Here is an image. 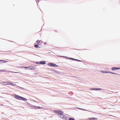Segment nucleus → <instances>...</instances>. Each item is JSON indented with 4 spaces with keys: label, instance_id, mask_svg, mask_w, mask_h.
<instances>
[{
    "label": "nucleus",
    "instance_id": "obj_6",
    "mask_svg": "<svg viewBox=\"0 0 120 120\" xmlns=\"http://www.w3.org/2000/svg\"><path fill=\"white\" fill-rule=\"evenodd\" d=\"M45 63L46 62L44 61H41L40 62V64H45Z\"/></svg>",
    "mask_w": 120,
    "mask_h": 120
},
{
    "label": "nucleus",
    "instance_id": "obj_1",
    "mask_svg": "<svg viewBox=\"0 0 120 120\" xmlns=\"http://www.w3.org/2000/svg\"><path fill=\"white\" fill-rule=\"evenodd\" d=\"M14 97L15 98L17 99L23 100L25 101H26L27 100V99L26 98H24L22 97L19 96L18 95H15L14 96Z\"/></svg>",
    "mask_w": 120,
    "mask_h": 120
},
{
    "label": "nucleus",
    "instance_id": "obj_16",
    "mask_svg": "<svg viewBox=\"0 0 120 120\" xmlns=\"http://www.w3.org/2000/svg\"><path fill=\"white\" fill-rule=\"evenodd\" d=\"M7 72V71L6 70H0V72Z\"/></svg>",
    "mask_w": 120,
    "mask_h": 120
},
{
    "label": "nucleus",
    "instance_id": "obj_3",
    "mask_svg": "<svg viewBox=\"0 0 120 120\" xmlns=\"http://www.w3.org/2000/svg\"><path fill=\"white\" fill-rule=\"evenodd\" d=\"M48 65L49 66L54 67H57V65L56 64L51 63H49L48 64Z\"/></svg>",
    "mask_w": 120,
    "mask_h": 120
},
{
    "label": "nucleus",
    "instance_id": "obj_18",
    "mask_svg": "<svg viewBox=\"0 0 120 120\" xmlns=\"http://www.w3.org/2000/svg\"><path fill=\"white\" fill-rule=\"evenodd\" d=\"M58 111L54 110V112L55 113H58Z\"/></svg>",
    "mask_w": 120,
    "mask_h": 120
},
{
    "label": "nucleus",
    "instance_id": "obj_5",
    "mask_svg": "<svg viewBox=\"0 0 120 120\" xmlns=\"http://www.w3.org/2000/svg\"><path fill=\"white\" fill-rule=\"evenodd\" d=\"M111 69L112 70H116L119 69H120V68H112Z\"/></svg>",
    "mask_w": 120,
    "mask_h": 120
},
{
    "label": "nucleus",
    "instance_id": "obj_25",
    "mask_svg": "<svg viewBox=\"0 0 120 120\" xmlns=\"http://www.w3.org/2000/svg\"><path fill=\"white\" fill-rule=\"evenodd\" d=\"M2 84L3 85V84H4L5 83H3V82H2Z\"/></svg>",
    "mask_w": 120,
    "mask_h": 120
},
{
    "label": "nucleus",
    "instance_id": "obj_20",
    "mask_svg": "<svg viewBox=\"0 0 120 120\" xmlns=\"http://www.w3.org/2000/svg\"><path fill=\"white\" fill-rule=\"evenodd\" d=\"M78 109H80V110H85L84 109H82L80 108H78Z\"/></svg>",
    "mask_w": 120,
    "mask_h": 120
},
{
    "label": "nucleus",
    "instance_id": "obj_11",
    "mask_svg": "<svg viewBox=\"0 0 120 120\" xmlns=\"http://www.w3.org/2000/svg\"><path fill=\"white\" fill-rule=\"evenodd\" d=\"M34 46L35 48H39L40 47L38 46V45H35Z\"/></svg>",
    "mask_w": 120,
    "mask_h": 120
},
{
    "label": "nucleus",
    "instance_id": "obj_10",
    "mask_svg": "<svg viewBox=\"0 0 120 120\" xmlns=\"http://www.w3.org/2000/svg\"><path fill=\"white\" fill-rule=\"evenodd\" d=\"M8 81L7 82H3V83H5L4 84H3L4 85H8Z\"/></svg>",
    "mask_w": 120,
    "mask_h": 120
},
{
    "label": "nucleus",
    "instance_id": "obj_17",
    "mask_svg": "<svg viewBox=\"0 0 120 120\" xmlns=\"http://www.w3.org/2000/svg\"><path fill=\"white\" fill-rule=\"evenodd\" d=\"M69 120H75V119L72 118H70L69 119Z\"/></svg>",
    "mask_w": 120,
    "mask_h": 120
},
{
    "label": "nucleus",
    "instance_id": "obj_13",
    "mask_svg": "<svg viewBox=\"0 0 120 120\" xmlns=\"http://www.w3.org/2000/svg\"><path fill=\"white\" fill-rule=\"evenodd\" d=\"M103 73H112V74H116V73H112V72H107V71H105V72L103 71Z\"/></svg>",
    "mask_w": 120,
    "mask_h": 120
},
{
    "label": "nucleus",
    "instance_id": "obj_9",
    "mask_svg": "<svg viewBox=\"0 0 120 120\" xmlns=\"http://www.w3.org/2000/svg\"><path fill=\"white\" fill-rule=\"evenodd\" d=\"M63 113V112L61 111H58V113H57L58 114H60L61 115Z\"/></svg>",
    "mask_w": 120,
    "mask_h": 120
},
{
    "label": "nucleus",
    "instance_id": "obj_8",
    "mask_svg": "<svg viewBox=\"0 0 120 120\" xmlns=\"http://www.w3.org/2000/svg\"><path fill=\"white\" fill-rule=\"evenodd\" d=\"M97 119L96 118H90L89 119V120H97Z\"/></svg>",
    "mask_w": 120,
    "mask_h": 120
},
{
    "label": "nucleus",
    "instance_id": "obj_27",
    "mask_svg": "<svg viewBox=\"0 0 120 120\" xmlns=\"http://www.w3.org/2000/svg\"><path fill=\"white\" fill-rule=\"evenodd\" d=\"M1 105H2L1 104Z\"/></svg>",
    "mask_w": 120,
    "mask_h": 120
},
{
    "label": "nucleus",
    "instance_id": "obj_26",
    "mask_svg": "<svg viewBox=\"0 0 120 120\" xmlns=\"http://www.w3.org/2000/svg\"><path fill=\"white\" fill-rule=\"evenodd\" d=\"M14 73H18V72H14Z\"/></svg>",
    "mask_w": 120,
    "mask_h": 120
},
{
    "label": "nucleus",
    "instance_id": "obj_22",
    "mask_svg": "<svg viewBox=\"0 0 120 120\" xmlns=\"http://www.w3.org/2000/svg\"><path fill=\"white\" fill-rule=\"evenodd\" d=\"M71 60H74L75 59H73V58H71Z\"/></svg>",
    "mask_w": 120,
    "mask_h": 120
},
{
    "label": "nucleus",
    "instance_id": "obj_2",
    "mask_svg": "<svg viewBox=\"0 0 120 120\" xmlns=\"http://www.w3.org/2000/svg\"><path fill=\"white\" fill-rule=\"evenodd\" d=\"M42 41L41 40H38L36 41V44L38 45H41L42 43Z\"/></svg>",
    "mask_w": 120,
    "mask_h": 120
},
{
    "label": "nucleus",
    "instance_id": "obj_23",
    "mask_svg": "<svg viewBox=\"0 0 120 120\" xmlns=\"http://www.w3.org/2000/svg\"><path fill=\"white\" fill-rule=\"evenodd\" d=\"M28 67H24V68H28Z\"/></svg>",
    "mask_w": 120,
    "mask_h": 120
},
{
    "label": "nucleus",
    "instance_id": "obj_7",
    "mask_svg": "<svg viewBox=\"0 0 120 120\" xmlns=\"http://www.w3.org/2000/svg\"><path fill=\"white\" fill-rule=\"evenodd\" d=\"M29 70H34V67L33 66H29L28 67Z\"/></svg>",
    "mask_w": 120,
    "mask_h": 120
},
{
    "label": "nucleus",
    "instance_id": "obj_12",
    "mask_svg": "<svg viewBox=\"0 0 120 120\" xmlns=\"http://www.w3.org/2000/svg\"><path fill=\"white\" fill-rule=\"evenodd\" d=\"M61 114H58V116L60 117H61V116H62L63 115V113L61 115Z\"/></svg>",
    "mask_w": 120,
    "mask_h": 120
},
{
    "label": "nucleus",
    "instance_id": "obj_14",
    "mask_svg": "<svg viewBox=\"0 0 120 120\" xmlns=\"http://www.w3.org/2000/svg\"><path fill=\"white\" fill-rule=\"evenodd\" d=\"M8 85H13V86L14 85L13 84L12 82H8Z\"/></svg>",
    "mask_w": 120,
    "mask_h": 120
},
{
    "label": "nucleus",
    "instance_id": "obj_4",
    "mask_svg": "<svg viewBox=\"0 0 120 120\" xmlns=\"http://www.w3.org/2000/svg\"><path fill=\"white\" fill-rule=\"evenodd\" d=\"M34 107L35 109H43V107H40L39 106H34Z\"/></svg>",
    "mask_w": 120,
    "mask_h": 120
},
{
    "label": "nucleus",
    "instance_id": "obj_15",
    "mask_svg": "<svg viewBox=\"0 0 120 120\" xmlns=\"http://www.w3.org/2000/svg\"><path fill=\"white\" fill-rule=\"evenodd\" d=\"M1 61L3 63H5L7 62V61H4V60H0V62Z\"/></svg>",
    "mask_w": 120,
    "mask_h": 120
},
{
    "label": "nucleus",
    "instance_id": "obj_21",
    "mask_svg": "<svg viewBox=\"0 0 120 120\" xmlns=\"http://www.w3.org/2000/svg\"><path fill=\"white\" fill-rule=\"evenodd\" d=\"M42 0H37V1L38 2H39V1H41Z\"/></svg>",
    "mask_w": 120,
    "mask_h": 120
},
{
    "label": "nucleus",
    "instance_id": "obj_19",
    "mask_svg": "<svg viewBox=\"0 0 120 120\" xmlns=\"http://www.w3.org/2000/svg\"><path fill=\"white\" fill-rule=\"evenodd\" d=\"M74 60H76V61H80V62L81 61V60H77V59H75Z\"/></svg>",
    "mask_w": 120,
    "mask_h": 120
},
{
    "label": "nucleus",
    "instance_id": "obj_24",
    "mask_svg": "<svg viewBox=\"0 0 120 120\" xmlns=\"http://www.w3.org/2000/svg\"><path fill=\"white\" fill-rule=\"evenodd\" d=\"M44 44L45 45H46V42H45V43H44Z\"/></svg>",
    "mask_w": 120,
    "mask_h": 120
}]
</instances>
